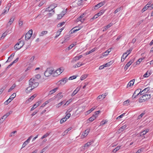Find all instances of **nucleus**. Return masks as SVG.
<instances>
[{
    "label": "nucleus",
    "instance_id": "3c124183",
    "mask_svg": "<svg viewBox=\"0 0 153 153\" xmlns=\"http://www.w3.org/2000/svg\"><path fill=\"white\" fill-rule=\"evenodd\" d=\"M148 71H147L143 75V77H147L150 75V73L148 74Z\"/></svg>",
    "mask_w": 153,
    "mask_h": 153
},
{
    "label": "nucleus",
    "instance_id": "7c9ffc66",
    "mask_svg": "<svg viewBox=\"0 0 153 153\" xmlns=\"http://www.w3.org/2000/svg\"><path fill=\"white\" fill-rule=\"evenodd\" d=\"M31 36V35L28 34V33H26L25 35V39L26 40H27L30 39Z\"/></svg>",
    "mask_w": 153,
    "mask_h": 153
},
{
    "label": "nucleus",
    "instance_id": "a878e982",
    "mask_svg": "<svg viewBox=\"0 0 153 153\" xmlns=\"http://www.w3.org/2000/svg\"><path fill=\"white\" fill-rule=\"evenodd\" d=\"M97 117H95L94 114H93L91 117L88 119V120L89 121L92 122Z\"/></svg>",
    "mask_w": 153,
    "mask_h": 153
},
{
    "label": "nucleus",
    "instance_id": "393cba45",
    "mask_svg": "<svg viewBox=\"0 0 153 153\" xmlns=\"http://www.w3.org/2000/svg\"><path fill=\"white\" fill-rule=\"evenodd\" d=\"M51 133V132H48L46 134L43 135L41 138L42 139H43L44 138L47 137Z\"/></svg>",
    "mask_w": 153,
    "mask_h": 153
},
{
    "label": "nucleus",
    "instance_id": "2f4dec72",
    "mask_svg": "<svg viewBox=\"0 0 153 153\" xmlns=\"http://www.w3.org/2000/svg\"><path fill=\"white\" fill-rule=\"evenodd\" d=\"M96 108V107H93L91 108L89 110H88V111H86V113L87 114H89L90 113H91L92 111L94 110Z\"/></svg>",
    "mask_w": 153,
    "mask_h": 153
},
{
    "label": "nucleus",
    "instance_id": "5fc2aeb1",
    "mask_svg": "<svg viewBox=\"0 0 153 153\" xmlns=\"http://www.w3.org/2000/svg\"><path fill=\"white\" fill-rule=\"evenodd\" d=\"M125 55L123 54L121 57V61L123 62L125 59L126 58V57L128 56L127 55H126L125 56H124Z\"/></svg>",
    "mask_w": 153,
    "mask_h": 153
},
{
    "label": "nucleus",
    "instance_id": "aec40b11",
    "mask_svg": "<svg viewBox=\"0 0 153 153\" xmlns=\"http://www.w3.org/2000/svg\"><path fill=\"white\" fill-rule=\"evenodd\" d=\"M123 9V7L122 6L116 9V10L114 12V14H116L118 12H119Z\"/></svg>",
    "mask_w": 153,
    "mask_h": 153
},
{
    "label": "nucleus",
    "instance_id": "680f3d73",
    "mask_svg": "<svg viewBox=\"0 0 153 153\" xmlns=\"http://www.w3.org/2000/svg\"><path fill=\"white\" fill-rule=\"evenodd\" d=\"M108 121L107 120H105V121H102L100 123V125L103 126Z\"/></svg>",
    "mask_w": 153,
    "mask_h": 153
},
{
    "label": "nucleus",
    "instance_id": "2eb2a0df",
    "mask_svg": "<svg viewBox=\"0 0 153 153\" xmlns=\"http://www.w3.org/2000/svg\"><path fill=\"white\" fill-rule=\"evenodd\" d=\"M40 105V102H37L31 108L30 111H32L34 109L36 108Z\"/></svg>",
    "mask_w": 153,
    "mask_h": 153
},
{
    "label": "nucleus",
    "instance_id": "ea45409f",
    "mask_svg": "<svg viewBox=\"0 0 153 153\" xmlns=\"http://www.w3.org/2000/svg\"><path fill=\"white\" fill-rule=\"evenodd\" d=\"M120 148V146H117L115 149L113 150V152L115 153Z\"/></svg>",
    "mask_w": 153,
    "mask_h": 153
},
{
    "label": "nucleus",
    "instance_id": "13d9d810",
    "mask_svg": "<svg viewBox=\"0 0 153 153\" xmlns=\"http://www.w3.org/2000/svg\"><path fill=\"white\" fill-rule=\"evenodd\" d=\"M17 131H13L10 134V137H12V136H14V134L16 133Z\"/></svg>",
    "mask_w": 153,
    "mask_h": 153
},
{
    "label": "nucleus",
    "instance_id": "6ab92c4d",
    "mask_svg": "<svg viewBox=\"0 0 153 153\" xmlns=\"http://www.w3.org/2000/svg\"><path fill=\"white\" fill-rule=\"evenodd\" d=\"M149 131L148 129H147L143 131L140 133V136H143L146 134V133L148 132Z\"/></svg>",
    "mask_w": 153,
    "mask_h": 153
},
{
    "label": "nucleus",
    "instance_id": "c85d7f7f",
    "mask_svg": "<svg viewBox=\"0 0 153 153\" xmlns=\"http://www.w3.org/2000/svg\"><path fill=\"white\" fill-rule=\"evenodd\" d=\"M106 96V95L105 94H102V95H99L97 99L98 100L101 99H103L105 98V97Z\"/></svg>",
    "mask_w": 153,
    "mask_h": 153
},
{
    "label": "nucleus",
    "instance_id": "f257e3e1",
    "mask_svg": "<svg viewBox=\"0 0 153 153\" xmlns=\"http://www.w3.org/2000/svg\"><path fill=\"white\" fill-rule=\"evenodd\" d=\"M39 85L37 80L33 78H31L29 80V85L35 88L37 87Z\"/></svg>",
    "mask_w": 153,
    "mask_h": 153
},
{
    "label": "nucleus",
    "instance_id": "cd10ccee",
    "mask_svg": "<svg viewBox=\"0 0 153 153\" xmlns=\"http://www.w3.org/2000/svg\"><path fill=\"white\" fill-rule=\"evenodd\" d=\"M6 9H4L3 10L1 14L4 15L8 12L9 9V7L8 8H7V7H6Z\"/></svg>",
    "mask_w": 153,
    "mask_h": 153
},
{
    "label": "nucleus",
    "instance_id": "58836bf2",
    "mask_svg": "<svg viewBox=\"0 0 153 153\" xmlns=\"http://www.w3.org/2000/svg\"><path fill=\"white\" fill-rule=\"evenodd\" d=\"M66 115L65 117V118H67V120L71 116V114L69 113H67V112L66 113Z\"/></svg>",
    "mask_w": 153,
    "mask_h": 153
},
{
    "label": "nucleus",
    "instance_id": "f704fd0d",
    "mask_svg": "<svg viewBox=\"0 0 153 153\" xmlns=\"http://www.w3.org/2000/svg\"><path fill=\"white\" fill-rule=\"evenodd\" d=\"M16 94L14 93L9 98L12 101L16 97Z\"/></svg>",
    "mask_w": 153,
    "mask_h": 153
},
{
    "label": "nucleus",
    "instance_id": "c03bdc74",
    "mask_svg": "<svg viewBox=\"0 0 153 153\" xmlns=\"http://www.w3.org/2000/svg\"><path fill=\"white\" fill-rule=\"evenodd\" d=\"M126 127L127 126L126 125H124L120 127V130H121L122 131H123L126 128Z\"/></svg>",
    "mask_w": 153,
    "mask_h": 153
},
{
    "label": "nucleus",
    "instance_id": "052dcab7",
    "mask_svg": "<svg viewBox=\"0 0 153 153\" xmlns=\"http://www.w3.org/2000/svg\"><path fill=\"white\" fill-rule=\"evenodd\" d=\"M32 137V136H30L25 142L27 143V144H28L29 143Z\"/></svg>",
    "mask_w": 153,
    "mask_h": 153
},
{
    "label": "nucleus",
    "instance_id": "0eeeda50",
    "mask_svg": "<svg viewBox=\"0 0 153 153\" xmlns=\"http://www.w3.org/2000/svg\"><path fill=\"white\" fill-rule=\"evenodd\" d=\"M57 6V4H53L51 5L48 7L46 8V10L48 11H50L53 10L54 8Z\"/></svg>",
    "mask_w": 153,
    "mask_h": 153
},
{
    "label": "nucleus",
    "instance_id": "a18cd8bd",
    "mask_svg": "<svg viewBox=\"0 0 153 153\" xmlns=\"http://www.w3.org/2000/svg\"><path fill=\"white\" fill-rule=\"evenodd\" d=\"M77 76L76 75L73 76H72L68 78V79L69 80H71L73 79H75L76 78Z\"/></svg>",
    "mask_w": 153,
    "mask_h": 153
},
{
    "label": "nucleus",
    "instance_id": "ddd939ff",
    "mask_svg": "<svg viewBox=\"0 0 153 153\" xmlns=\"http://www.w3.org/2000/svg\"><path fill=\"white\" fill-rule=\"evenodd\" d=\"M53 100V99H52V98H51L50 99H49V100L46 101L41 106V107H44L45 106V105L48 103L49 102H51V101H52Z\"/></svg>",
    "mask_w": 153,
    "mask_h": 153
},
{
    "label": "nucleus",
    "instance_id": "774afa93",
    "mask_svg": "<svg viewBox=\"0 0 153 153\" xmlns=\"http://www.w3.org/2000/svg\"><path fill=\"white\" fill-rule=\"evenodd\" d=\"M132 50V48H130L129 50H127L126 52L128 53L127 55H129L130 53L131 52Z\"/></svg>",
    "mask_w": 153,
    "mask_h": 153
},
{
    "label": "nucleus",
    "instance_id": "bb28decb",
    "mask_svg": "<svg viewBox=\"0 0 153 153\" xmlns=\"http://www.w3.org/2000/svg\"><path fill=\"white\" fill-rule=\"evenodd\" d=\"M9 33V31L7 30L2 35V36L1 37V39L4 38Z\"/></svg>",
    "mask_w": 153,
    "mask_h": 153
},
{
    "label": "nucleus",
    "instance_id": "72a5a7b5",
    "mask_svg": "<svg viewBox=\"0 0 153 153\" xmlns=\"http://www.w3.org/2000/svg\"><path fill=\"white\" fill-rule=\"evenodd\" d=\"M16 86V85L14 84H13L9 89L8 90V92H10Z\"/></svg>",
    "mask_w": 153,
    "mask_h": 153
},
{
    "label": "nucleus",
    "instance_id": "c9c22d12",
    "mask_svg": "<svg viewBox=\"0 0 153 153\" xmlns=\"http://www.w3.org/2000/svg\"><path fill=\"white\" fill-rule=\"evenodd\" d=\"M88 76V75L86 74H84L82 75L80 78V79L81 80H82L85 79Z\"/></svg>",
    "mask_w": 153,
    "mask_h": 153
},
{
    "label": "nucleus",
    "instance_id": "1a4fd4ad",
    "mask_svg": "<svg viewBox=\"0 0 153 153\" xmlns=\"http://www.w3.org/2000/svg\"><path fill=\"white\" fill-rule=\"evenodd\" d=\"M81 28L82 27H75L71 30V34L74 33L76 31L80 30Z\"/></svg>",
    "mask_w": 153,
    "mask_h": 153
},
{
    "label": "nucleus",
    "instance_id": "09e8293b",
    "mask_svg": "<svg viewBox=\"0 0 153 153\" xmlns=\"http://www.w3.org/2000/svg\"><path fill=\"white\" fill-rule=\"evenodd\" d=\"M92 144V142H88L85 145L84 147H88L90 146Z\"/></svg>",
    "mask_w": 153,
    "mask_h": 153
},
{
    "label": "nucleus",
    "instance_id": "0e129e2a",
    "mask_svg": "<svg viewBox=\"0 0 153 153\" xmlns=\"http://www.w3.org/2000/svg\"><path fill=\"white\" fill-rule=\"evenodd\" d=\"M125 113L122 114L120 115V116L117 117V119H118V120L120 119V118H122L123 117V116L125 115Z\"/></svg>",
    "mask_w": 153,
    "mask_h": 153
},
{
    "label": "nucleus",
    "instance_id": "a19ab883",
    "mask_svg": "<svg viewBox=\"0 0 153 153\" xmlns=\"http://www.w3.org/2000/svg\"><path fill=\"white\" fill-rule=\"evenodd\" d=\"M95 51V48H93L90 51L88 52H87L86 53V55L90 54V53H92Z\"/></svg>",
    "mask_w": 153,
    "mask_h": 153
},
{
    "label": "nucleus",
    "instance_id": "20e7f679",
    "mask_svg": "<svg viewBox=\"0 0 153 153\" xmlns=\"http://www.w3.org/2000/svg\"><path fill=\"white\" fill-rule=\"evenodd\" d=\"M63 97V95H62V93L59 92L52 98L53 99V100H56L57 101H59Z\"/></svg>",
    "mask_w": 153,
    "mask_h": 153
},
{
    "label": "nucleus",
    "instance_id": "79ce46f5",
    "mask_svg": "<svg viewBox=\"0 0 153 153\" xmlns=\"http://www.w3.org/2000/svg\"><path fill=\"white\" fill-rule=\"evenodd\" d=\"M104 12L105 10H100L99 13H97L98 16H101L104 13Z\"/></svg>",
    "mask_w": 153,
    "mask_h": 153
},
{
    "label": "nucleus",
    "instance_id": "e2e57ef3",
    "mask_svg": "<svg viewBox=\"0 0 153 153\" xmlns=\"http://www.w3.org/2000/svg\"><path fill=\"white\" fill-rule=\"evenodd\" d=\"M83 65V64L82 63L80 62H79L76 64L77 67H79L81 66L82 65Z\"/></svg>",
    "mask_w": 153,
    "mask_h": 153
},
{
    "label": "nucleus",
    "instance_id": "de8ad7c7",
    "mask_svg": "<svg viewBox=\"0 0 153 153\" xmlns=\"http://www.w3.org/2000/svg\"><path fill=\"white\" fill-rule=\"evenodd\" d=\"M76 45V44H71V45L68 48V50H70L73 47L75 46V45Z\"/></svg>",
    "mask_w": 153,
    "mask_h": 153
},
{
    "label": "nucleus",
    "instance_id": "4c0bfd02",
    "mask_svg": "<svg viewBox=\"0 0 153 153\" xmlns=\"http://www.w3.org/2000/svg\"><path fill=\"white\" fill-rule=\"evenodd\" d=\"M145 59V57H143V58H140L139 59L138 61L137 62V64H139L142 61Z\"/></svg>",
    "mask_w": 153,
    "mask_h": 153
},
{
    "label": "nucleus",
    "instance_id": "c756f323",
    "mask_svg": "<svg viewBox=\"0 0 153 153\" xmlns=\"http://www.w3.org/2000/svg\"><path fill=\"white\" fill-rule=\"evenodd\" d=\"M65 102V101L64 100L61 101L60 103H58V104L56 105V107L57 108H59L60 106H61L62 104H64Z\"/></svg>",
    "mask_w": 153,
    "mask_h": 153
},
{
    "label": "nucleus",
    "instance_id": "4468645a",
    "mask_svg": "<svg viewBox=\"0 0 153 153\" xmlns=\"http://www.w3.org/2000/svg\"><path fill=\"white\" fill-rule=\"evenodd\" d=\"M149 87L146 88H145L142 91H141V95H143L144 94L146 93L149 90Z\"/></svg>",
    "mask_w": 153,
    "mask_h": 153
},
{
    "label": "nucleus",
    "instance_id": "473e14b6",
    "mask_svg": "<svg viewBox=\"0 0 153 153\" xmlns=\"http://www.w3.org/2000/svg\"><path fill=\"white\" fill-rule=\"evenodd\" d=\"M113 62L112 61H111L108 62L105 65V67H108L109 66L111 65L113 63Z\"/></svg>",
    "mask_w": 153,
    "mask_h": 153
},
{
    "label": "nucleus",
    "instance_id": "dca6fc26",
    "mask_svg": "<svg viewBox=\"0 0 153 153\" xmlns=\"http://www.w3.org/2000/svg\"><path fill=\"white\" fill-rule=\"evenodd\" d=\"M134 79H133L131 80L127 84V87L128 88V87H130L131 86H132L134 84Z\"/></svg>",
    "mask_w": 153,
    "mask_h": 153
},
{
    "label": "nucleus",
    "instance_id": "5701e85b",
    "mask_svg": "<svg viewBox=\"0 0 153 153\" xmlns=\"http://www.w3.org/2000/svg\"><path fill=\"white\" fill-rule=\"evenodd\" d=\"M37 96L36 94H35L32 96L30 97L27 100L29 102L31 101L33 99Z\"/></svg>",
    "mask_w": 153,
    "mask_h": 153
},
{
    "label": "nucleus",
    "instance_id": "e433bc0d",
    "mask_svg": "<svg viewBox=\"0 0 153 153\" xmlns=\"http://www.w3.org/2000/svg\"><path fill=\"white\" fill-rule=\"evenodd\" d=\"M83 1V0H78L77 4L79 6L81 5L82 4Z\"/></svg>",
    "mask_w": 153,
    "mask_h": 153
},
{
    "label": "nucleus",
    "instance_id": "b1692460",
    "mask_svg": "<svg viewBox=\"0 0 153 153\" xmlns=\"http://www.w3.org/2000/svg\"><path fill=\"white\" fill-rule=\"evenodd\" d=\"M14 17H12V18H11L10 19V21L8 22L7 25H10L12 24V23L13 22V21H14Z\"/></svg>",
    "mask_w": 153,
    "mask_h": 153
},
{
    "label": "nucleus",
    "instance_id": "8fccbe9b",
    "mask_svg": "<svg viewBox=\"0 0 153 153\" xmlns=\"http://www.w3.org/2000/svg\"><path fill=\"white\" fill-rule=\"evenodd\" d=\"M67 9H66L65 10L62 11L61 13V15H62V16H63L64 15L67 13Z\"/></svg>",
    "mask_w": 153,
    "mask_h": 153
},
{
    "label": "nucleus",
    "instance_id": "338daca9",
    "mask_svg": "<svg viewBox=\"0 0 153 153\" xmlns=\"http://www.w3.org/2000/svg\"><path fill=\"white\" fill-rule=\"evenodd\" d=\"M145 114L144 113H142L140 115H139L137 117V119H140L143 116V115Z\"/></svg>",
    "mask_w": 153,
    "mask_h": 153
},
{
    "label": "nucleus",
    "instance_id": "6e6552de",
    "mask_svg": "<svg viewBox=\"0 0 153 153\" xmlns=\"http://www.w3.org/2000/svg\"><path fill=\"white\" fill-rule=\"evenodd\" d=\"M53 71L50 69H47L44 73L45 76L46 77H48L52 73Z\"/></svg>",
    "mask_w": 153,
    "mask_h": 153
},
{
    "label": "nucleus",
    "instance_id": "9d476101",
    "mask_svg": "<svg viewBox=\"0 0 153 153\" xmlns=\"http://www.w3.org/2000/svg\"><path fill=\"white\" fill-rule=\"evenodd\" d=\"M104 2H101L94 6V10H97L104 4Z\"/></svg>",
    "mask_w": 153,
    "mask_h": 153
},
{
    "label": "nucleus",
    "instance_id": "423d86ee",
    "mask_svg": "<svg viewBox=\"0 0 153 153\" xmlns=\"http://www.w3.org/2000/svg\"><path fill=\"white\" fill-rule=\"evenodd\" d=\"M141 89H138L134 91L132 97H133V98H134L140 94L141 95Z\"/></svg>",
    "mask_w": 153,
    "mask_h": 153
},
{
    "label": "nucleus",
    "instance_id": "6e6d98bb",
    "mask_svg": "<svg viewBox=\"0 0 153 153\" xmlns=\"http://www.w3.org/2000/svg\"><path fill=\"white\" fill-rule=\"evenodd\" d=\"M65 23V22H62L59 24L57 25V27H61L63 25H64Z\"/></svg>",
    "mask_w": 153,
    "mask_h": 153
},
{
    "label": "nucleus",
    "instance_id": "603ef678",
    "mask_svg": "<svg viewBox=\"0 0 153 153\" xmlns=\"http://www.w3.org/2000/svg\"><path fill=\"white\" fill-rule=\"evenodd\" d=\"M143 150L144 148H142L140 149H139L135 153H140L143 151Z\"/></svg>",
    "mask_w": 153,
    "mask_h": 153
},
{
    "label": "nucleus",
    "instance_id": "9b49d317",
    "mask_svg": "<svg viewBox=\"0 0 153 153\" xmlns=\"http://www.w3.org/2000/svg\"><path fill=\"white\" fill-rule=\"evenodd\" d=\"M133 62V60H131L126 64L124 68L125 71H126L128 67Z\"/></svg>",
    "mask_w": 153,
    "mask_h": 153
},
{
    "label": "nucleus",
    "instance_id": "f8f14e48",
    "mask_svg": "<svg viewBox=\"0 0 153 153\" xmlns=\"http://www.w3.org/2000/svg\"><path fill=\"white\" fill-rule=\"evenodd\" d=\"M151 3L149 1L148 4L143 8L141 11L142 13L144 12L149 7V5L151 4Z\"/></svg>",
    "mask_w": 153,
    "mask_h": 153
},
{
    "label": "nucleus",
    "instance_id": "49530a36",
    "mask_svg": "<svg viewBox=\"0 0 153 153\" xmlns=\"http://www.w3.org/2000/svg\"><path fill=\"white\" fill-rule=\"evenodd\" d=\"M89 131V130H86L85 131L84 133L82 135H83V136H86L88 134Z\"/></svg>",
    "mask_w": 153,
    "mask_h": 153
},
{
    "label": "nucleus",
    "instance_id": "bf43d9fd",
    "mask_svg": "<svg viewBox=\"0 0 153 153\" xmlns=\"http://www.w3.org/2000/svg\"><path fill=\"white\" fill-rule=\"evenodd\" d=\"M11 101V100L9 98L5 102L4 104L5 105H7Z\"/></svg>",
    "mask_w": 153,
    "mask_h": 153
},
{
    "label": "nucleus",
    "instance_id": "864d4df0",
    "mask_svg": "<svg viewBox=\"0 0 153 153\" xmlns=\"http://www.w3.org/2000/svg\"><path fill=\"white\" fill-rule=\"evenodd\" d=\"M113 25V24L112 23H110L108 24V25L106 26L105 29H107L108 28H110L111 26H112Z\"/></svg>",
    "mask_w": 153,
    "mask_h": 153
},
{
    "label": "nucleus",
    "instance_id": "a211bd4d",
    "mask_svg": "<svg viewBox=\"0 0 153 153\" xmlns=\"http://www.w3.org/2000/svg\"><path fill=\"white\" fill-rule=\"evenodd\" d=\"M82 57V55H80L78 56H75L73 60V61L76 62L77 60H79Z\"/></svg>",
    "mask_w": 153,
    "mask_h": 153
},
{
    "label": "nucleus",
    "instance_id": "f3484780",
    "mask_svg": "<svg viewBox=\"0 0 153 153\" xmlns=\"http://www.w3.org/2000/svg\"><path fill=\"white\" fill-rule=\"evenodd\" d=\"M30 86L27 87L25 90V92L27 93H30L33 89H34L33 87L32 88Z\"/></svg>",
    "mask_w": 153,
    "mask_h": 153
},
{
    "label": "nucleus",
    "instance_id": "37998d69",
    "mask_svg": "<svg viewBox=\"0 0 153 153\" xmlns=\"http://www.w3.org/2000/svg\"><path fill=\"white\" fill-rule=\"evenodd\" d=\"M67 120V118H65V117L62 118L60 121V123L62 124Z\"/></svg>",
    "mask_w": 153,
    "mask_h": 153
},
{
    "label": "nucleus",
    "instance_id": "7ed1b4c3",
    "mask_svg": "<svg viewBox=\"0 0 153 153\" xmlns=\"http://www.w3.org/2000/svg\"><path fill=\"white\" fill-rule=\"evenodd\" d=\"M25 44V42L23 40H21L18 42L15 45L14 48L17 50L20 49Z\"/></svg>",
    "mask_w": 153,
    "mask_h": 153
},
{
    "label": "nucleus",
    "instance_id": "412c9836",
    "mask_svg": "<svg viewBox=\"0 0 153 153\" xmlns=\"http://www.w3.org/2000/svg\"><path fill=\"white\" fill-rule=\"evenodd\" d=\"M79 88H77L74 91L73 93L71 94V96L72 97L75 95L79 91Z\"/></svg>",
    "mask_w": 153,
    "mask_h": 153
},
{
    "label": "nucleus",
    "instance_id": "4d7b16f0",
    "mask_svg": "<svg viewBox=\"0 0 153 153\" xmlns=\"http://www.w3.org/2000/svg\"><path fill=\"white\" fill-rule=\"evenodd\" d=\"M59 83L62 85H64L65 84L64 81H63V79H62L61 80L59 81Z\"/></svg>",
    "mask_w": 153,
    "mask_h": 153
},
{
    "label": "nucleus",
    "instance_id": "69168bd1",
    "mask_svg": "<svg viewBox=\"0 0 153 153\" xmlns=\"http://www.w3.org/2000/svg\"><path fill=\"white\" fill-rule=\"evenodd\" d=\"M129 101L128 100H127L123 102V105H128V104L129 103Z\"/></svg>",
    "mask_w": 153,
    "mask_h": 153
},
{
    "label": "nucleus",
    "instance_id": "4be33fe9",
    "mask_svg": "<svg viewBox=\"0 0 153 153\" xmlns=\"http://www.w3.org/2000/svg\"><path fill=\"white\" fill-rule=\"evenodd\" d=\"M58 89V88H56L52 90L49 92V94L51 95V94H53V93H55L57 90Z\"/></svg>",
    "mask_w": 153,
    "mask_h": 153
},
{
    "label": "nucleus",
    "instance_id": "39448f33",
    "mask_svg": "<svg viewBox=\"0 0 153 153\" xmlns=\"http://www.w3.org/2000/svg\"><path fill=\"white\" fill-rule=\"evenodd\" d=\"M63 68H60L56 70L54 73L53 74V76H57L60 75L63 71Z\"/></svg>",
    "mask_w": 153,
    "mask_h": 153
},
{
    "label": "nucleus",
    "instance_id": "f03ea898",
    "mask_svg": "<svg viewBox=\"0 0 153 153\" xmlns=\"http://www.w3.org/2000/svg\"><path fill=\"white\" fill-rule=\"evenodd\" d=\"M151 97L150 94H145L139 99V102H145L149 99Z\"/></svg>",
    "mask_w": 153,
    "mask_h": 153
}]
</instances>
